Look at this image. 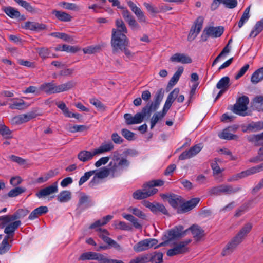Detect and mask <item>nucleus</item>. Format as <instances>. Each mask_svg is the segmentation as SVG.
<instances>
[{
  "instance_id": "f257e3e1",
  "label": "nucleus",
  "mask_w": 263,
  "mask_h": 263,
  "mask_svg": "<svg viewBox=\"0 0 263 263\" xmlns=\"http://www.w3.org/2000/svg\"><path fill=\"white\" fill-rule=\"evenodd\" d=\"M129 44V39L126 35L124 33H120L115 30H111L110 44L114 54L123 52L128 58L133 57L134 53H132L128 48Z\"/></svg>"
},
{
  "instance_id": "f03ea898",
  "label": "nucleus",
  "mask_w": 263,
  "mask_h": 263,
  "mask_svg": "<svg viewBox=\"0 0 263 263\" xmlns=\"http://www.w3.org/2000/svg\"><path fill=\"white\" fill-rule=\"evenodd\" d=\"M200 200L199 198H193L184 202L181 196L171 194L170 199H168V203L172 208L177 209L178 213H185L195 208Z\"/></svg>"
},
{
  "instance_id": "7ed1b4c3",
  "label": "nucleus",
  "mask_w": 263,
  "mask_h": 263,
  "mask_svg": "<svg viewBox=\"0 0 263 263\" xmlns=\"http://www.w3.org/2000/svg\"><path fill=\"white\" fill-rule=\"evenodd\" d=\"M130 162L125 158H120L118 154L114 155L112 160L108 165V170L111 178H115L121 174L124 168H127Z\"/></svg>"
},
{
  "instance_id": "20e7f679",
  "label": "nucleus",
  "mask_w": 263,
  "mask_h": 263,
  "mask_svg": "<svg viewBox=\"0 0 263 263\" xmlns=\"http://www.w3.org/2000/svg\"><path fill=\"white\" fill-rule=\"evenodd\" d=\"M21 224V221H16L4 228V233L6 235L4 237L0 247V254H5L9 250L11 246L9 243L8 240L10 239V241H12L15 231L20 227Z\"/></svg>"
},
{
  "instance_id": "39448f33",
  "label": "nucleus",
  "mask_w": 263,
  "mask_h": 263,
  "mask_svg": "<svg viewBox=\"0 0 263 263\" xmlns=\"http://www.w3.org/2000/svg\"><path fill=\"white\" fill-rule=\"evenodd\" d=\"M187 231L188 230L183 231V227L182 226L179 225L176 226L173 229L164 233L162 238L164 241L157 245L155 247V248L165 246L167 245L170 241L182 237L185 234Z\"/></svg>"
},
{
  "instance_id": "423d86ee",
  "label": "nucleus",
  "mask_w": 263,
  "mask_h": 263,
  "mask_svg": "<svg viewBox=\"0 0 263 263\" xmlns=\"http://www.w3.org/2000/svg\"><path fill=\"white\" fill-rule=\"evenodd\" d=\"M28 213L29 211L27 209H20L12 215H5L0 216V228H5L12 222L20 221L18 219L24 218Z\"/></svg>"
},
{
  "instance_id": "0eeeda50",
  "label": "nucleus",
  "mask_w": 263,
  "mask_h": 263,
  "mask_svg": "<svg viewBox=\"0 0 263 263\" xmlns=\"http://www.w3.org/2000/svg\"><path fill=\"white\" fill-rule=\"evenodd\" d=\"M241 188L237 187L233 188L230 184H220L218 186H214L209 190V193L211 195L219 196L222 194L231 195L234 194L240 191Z\"/></svg>"
},
{
  "instance_id": "6e6552de",
  "label": "nucleus",
  "mask_w": 263,
  "mask_h": 263,
  "mask_svg": "<svg viewBox=\"0 0 263 263\" xmlns=\"http://www.w3.org/2000/svg\"><path fill=\"white\" fill-rule=\"evenodd\" d=\"M248 140L252 143H253L254 145L256 146L261 145V147L258 151V156L251 158L250 160L251 162H257L259 161L263 160V133L257 135H250L247 137Z\"/></svg>"
},
{
  "instance_id": "1a4fd4ad",
  "label": "nucleus",
  "mask_w": 263,
  "mask_h": 263,
  "mask_svg": "<svg viewBox=\"0 0 263 263\" xmlns=\"http://www.w3.org/2000/svg\"><path fill=\"white\" fill-rule=\"evenodd\" d=\"M249 99L246 96H243L238 99L234 104L232 111L234 113L242 116H246L247 114L246 112L249 104Z\"/></svg>"
},
{
  "instance_id": "9d476101",
  "label": "nucleus",
  "mask_w": 263,
  "mask_h": 263,
  "mask_svg": "<svg viewBox=\"0 0 263 263\" xmlns=\"http://www.w3.org/2000/svg\"><path fill=\"white\" fill-rule=\"evenodd\" d=\"M223 31L224 28L222 26L206 27L201 35V39L203 41H206L210 36L213 38L219 37Z\"/></svg>"
},
{
  "instance_id": "9b49d317",
  "label": "nucleus",
  "mask_w": 263,
  "mask_h": 263,
  "mask_svg": "<svg viewBox=\"0 0 263 263\" xmlns=\"http://www.w3.org/2000/svg\"><path fill=\"white\" fill-rule=\"evenodd\" d=\"M191 241V239H188L179 242L178 243L176 244L173 248L170 249L167 251V255L168 256H173L185 253L187 251V245Z\"/></svg>"
},
{
  "instance_id": "f8f14e48",
  "label": "nucleus",
  "mask_w": 263,
  "mask_h": 263,
  "mask_svg": "<svg viewBox=\"0 0 263 263\" xmlns=\"http://www.w3.org/2000/svg\"><path fill=\"white\" fill-rule=\"evenodd\" d=\"M158 242L156 239H145L138 242L134 246L133 249L135 252H140L152 248L157 245Z\"/></svg>"
},
{
  "instance_id": "ddd939ff",
  "label": "nucleus",
  "mask_w": 263,
  "mask_h": 263,
  "mask_svg": "<svg viewBox=\"0 0 263 263\" xmlns=\"http://www.w3.org/2000/svg\"><path fill=\"white\" fill-rule=\"evenodd\" d=\"M202 144L199 143L192 147L189 150L182 152L179 156L180 160H183L191 158L198 154L202 149Z\"/></svg>"
},
{
  "instance_id": "4468645a",
  "label": "nucleus",
  "mask_w": 263,
  "mask_h": 263,
  "mask_svg": "<svg viewBox=\"0 0 263 263\" xmlns=\"http://www.w3.org/2000/svg\"><path fill=\"white\" fill-rule=\"evenodd\" d=\"M143 189L137 190L133 194V197L136 200H141L143 199L147 198L150 196L156 194L158 190V189L145 190L144 184L142 186Z\"/></svg>"
},
{
  "instance_id": "2eb2a0df",
  "label": "nucleus",
  "mask_w": 263,
  "mask_h": 263,
  "mask_svg": "<svg viewBox=\"0 0 263 263\" xmlns=\"http://www.w3.org/2000/svg\"><path fill=\"white\" fill-rule=\"evenodd\" d=\"M241 243V242L234 237L223 248L221 253V255L222 256H225L230 255L235 251L237 246Z\"/></svg>"
},
{
  "instance_id": "dca6fc26",
  "label": "nucleus",
  "mask_w": 263,
  "mask_h": 263,
  "mask_svg": "<svg viewBox=\"0 0 263 263\" xmlns=\"http://www.w3.org/2000/svg\"><path fill=\"white\" fill-rule=\"evenodd\" d=\"M145 117L142 112H138L133 116L130 114H125L124 118L127 125H133L141 123Z\"/></svg>"
},
{
  "instance_id": "f3484780",
  "label": "nucleus",
  "mask_w": 263,
  "mask_h": 263,
  "mask_svg": "<svg viewBox=\"0 0 263 263\" xmlns=\"http://www.w3.org/2000/svg\"><path fill=\"white\" fill-rule=\"evenodd\" d=\"M122 16L133 30H140L141 27L130 12L126 9L123 11Z\"/></svg>"
},
{
  "instance_id": "a211bd4d",
  "label": "nucleus",
  "mask_w": 263,
  "mask_h": 263,
  "mask_svg": "<svg viewBox=\"0 0 263 263\" xmlns=\"http://www.w3.org/2000/svg\"><path fill=\"white\" fill-rule=\"evenodd\" d=\"M170 61L181 64H190L192 62L191 58L184 53H176L173 54L170 58Z\"/></svg>"
},
{
  "instance_id": "6ab92c4d",
  "label": "nucleus",
  "mask_w": 263,
  "mask_h": 263,
  "mask_svg": "<svg viewBox=\"0 0 263 263\" xmlns=\"http://www.w3.org/2000/svg\"><path fill=\"white\" fill-rule=\"evenodd\" d=\"M127 4L131 10L136 15L139 22L146 23V17L140 8L137 7L132 1H127Z\"/></svg>"
},
{
  "instance_id": "aec40b11",
  "label": "nucleus",
  "mask_w": 263,
  "mask_h": 263,
  "mask_svg": "<svg viewBox=\"0 0 263 263\" xmlns=\"http://www.w3.org/2000/svg\"><path fill=\"white\" fill-rule=\"evenodd\" d=\"M58 191V183L55 182L51 185L40 190L35 195L39 198H41L53 193H57Z\"/></svg>"
},
{
  "instance_id": "412c9836",
  "label": "nucleus",
  "mask_w": 263,
  "mask_h": 263,
  "mask_svg": "<svg viewBox=\"0 0 263 263\" xmlns=\"http://www.w3.org/2000/svg\"><path fill=\"white\" fill-rule=\"evenodd\" d=\"M204 18L202 16H199L195 21L194 25L192 27L189 36L194 35V38L200 32L203 23Z\"/></svg>"
},
{
  "instance_id": "4be33fe9",
  "label": "nucleus",
  "mask_w": 263,
  "mask_h": 263,
  "mask_svg": "<svg viewBox=\"0 0 263 263\" xmlns=\"http://www.w3.org/2000/svg\"><path fill=\"white\" fill-rule=\"evenodd\" d=\"M252 227V224L251 223L249 222L245 224L234 237L240 242H242L245 238L251 231Z\"/></svg>"
},
{
  "instance_id": "5701e85b",
  "label": "nucleus",
  "mask_w": 263,
  "mask_h": 263,
  "mask_svg": "<svg viewBox=\"0 0 263 263\" xmlns=\"http://www.w3.org/2000/svg\"><path fill=\"white\" fill-rule=\"evenodd\" d=\"M81 196L79 198L78 203L77 204V208L85 209L87 208L92 205L91 202V197L86 194L82 193Z\"/></svg>"
},
{
  "instance_id": "b1692460",
  "label": "nucleus",
  "mask_w": 263,
  "mask_h": 263,
  "mask_svg": "<svg viewBox=\"0 0 263 263\" xmlns=\"http://www.w3.org/2000/svg\"><path fill=\"white\" fill-rule=\"evenodd\" d=\"M97 155L96 151L94 149L92 152L83 150L80 151L78 154V158L82 162H85L92 159V158Z\"/></svg>"
},
{
  "instance_id": "393cba45",
  "label": "nucleus",
  "mask_w": 263,
  "mask_h": 263,
  "mask_svg": "<svg viewBox=\"0 0 263 263\" xmlns=\"http://www.w3.org/2000/svg\"><path fill=\"white\" fill-rule=\"evenodd\" d=\"M24 28L32 31H39L46 29L47 26L44 24L28 21L25 22Z\"/></svg>"
},
{
  "instance_id": "a878e982",
  "label": "nucleus",
  "mask_w": 263,
  "mask_h": 263,
  "mask_svg": "<svg viewBox=\"0 0 263 263\" xmlns=\"http://www.w3.org/2000/svg\"><path fill=\"white\" fill-rule=\"evenodd\" d=\"M159 104H157V102L155 101L148 103L142 108V112L145 117L149 118L152 112L156 111L159 108Z\"/></svg>"
},
{
  "instance_id": "bb28decb",
  "label": "nucleus",
  "mask_w": 263,
  "mask_h": 263,
  "mask_svg": "<svg viewBox=\"0 0 263 263\" xmlns=\"http://www.w3.org/2000/svg\"><path fill=\"white\" fill-rule=\"evenodd\" d=\"M48 212V208L46 206H41L35 209L31 212L29 216V219L34 220L39 216L46 214Z\"/></svg>"
},
{
  "instance_id": "cd10ccee",
  "label": "nucleus",
  "mask_w": 263,
  "mask_h": 263,
  "mask_svg": "<svg viewBox=\"0 0 263 263\" xmlns=\"http://www.w3.org/2000/svg\"><path fill=\"white\" fill-rule=\"evenodd\" d=\"M56 18L61 22H70L72 20V16L67 13L63 11L54 10L52 12Z\"/></svg>"
},
{
  "instance_id": "c85d7f7f",
  "label": "nucleus",
  "mask_w": 263,
  "mask_h": 263,
  "mask_svg": "<svg viewBox=\"0 0 263 263\" xmlns=\"http://www.w3.org/2000/svg\"><path fill=\"white\" fill-rule=\"evenodd\" d=\"M194 238L196 241L200 240L204 236V231L202 229L196 225H193L190 228Z\"/></svg>"
},
{
  "instance_id": "c756f323",
  "label": "nucleus",
  "mask_w": 263,
  "mask_h": 263,
  "mask_svg": "<svg viewBox=\"0 0 263 263\" xmlns=\"http://www.w3.org/2000/svg\"><path fill=\"white\" fill-rule=\"evenodd\" d=\"M114 145L111 141L102 143L98 148L95 149L97 154H103L113 150Z\"/></svg>"
},
{
  "instance_id": "7c9ffc66",
  "label": "nucleus",
  "mask_w": 263,
  "mask_h": 263,
  "mask_svg": "<svg viewBox=\"0 0 263 263\" xmlns=\"http://www.w3.org/2000/svg\"><path fill=\"white\" fill-rule=\"evenodd\" d=\"M41 88L49 94L59 93L58 86L52 82L43 84L41 86Z\"/></svg>"
},
{
  "instance_id": "2f4dec72",
  "label": "nucleus",
  "mask_w": 263,
  "mask_h": 263,
  "mask_svg": "<svg viewBox=\"0 0 263 263\" xmlns=\"http://www.w3.org/2000/svg\"><path fill=\"white\" fill-rule=\"evenodd\" d=\"M263 80V67L255 70L252 74L251 82L256 84Z\"/></svg>"
},
{
  "instance_id": "473e14b6",
  "label": "nucleus",
  "mask_w": 263,
  "mask_h": 263,
  "mask_svg": "<svg viewBox=\"0 0 263 263\" xmlns=\"http://www.w3.org/2000/svg\"><path fill=\"white\" fill-rule=\"evenodd\" d=\"M12 101L13 102L9 104V108L11 109H23L28 106L22 99H13Z\"/></svg>"
},
{
  "instance_id": "72a5a7b5",
  "label": "nucleus",
  "mask_w": 263,
  "mask_h": 263,
  "mask_svg": "<svg viewBox=\"0 0 263 263\" xmlns=\"http://www.w3.org/2000/svg\"><path fill=\"white\" fill-rule=\"evenodd\" d=\"M164 183V181L161 179L153 180L144 183V187L145 190L156 189L155 186H161Z\"/></svg>"
},
{
  "instance_id": "f704fd0d",
  "label": "nucleus",
  "mask_w": 263,
  "mask_h": 263,
  "mask_svg": "<svg viewBox=\"0 0 263 263\" xmlns=\"http://www.w3.org/2000/svg\"><path fill=\"white\" fill-rule=\"evenodd\" d=\"M260 170L258 165L252 167L246 171H242L239 173H238V176L240 179L243 178L249 175L255 174L256 173L260 172Z\"/></svg>"
},
{
  "instance_id": "c9c22d12",
  "label": "nucleus",
  "mask_w": 263,
  "mask_h": 263,
  "mask_svg": "<svg viewBox=\"0 0 263 263\" xmlns=\"http://www.w3.org/2000/svg\"><path fill=\"white\" fill-rule=\"evenodd\" d=\"M263 129V122L258 121L256 122H252L249 124L247 126L246 131L250 132H256Z\"/></svg>"
},
{
  "instance_id": "e433bc0d",
  "label": "nucleus",
  "mask_w": 263,
  "mask_h": 263,
  "mask_svg": "<svg viewBox=\"0 0 263 263\" xmlns=\"http://www.w3.org/2000/svg\"><path fill=\"white\" fill-rule=\"evenodd\" d=\"M230 127L223 129L221 133L218 134V136L220 139L226 140H236L238 137L236 135H234L230 133Z\"/></svg>"
},
{
  "instance_id": "4c0bfd02",
  "label": "nucleus",
  "mask_w": 263,
  "mask_h": 263,
  "mask_svg": "<svg viewBox=\"0 0 263 263\" xmlns=\"http://www.w3.org/2000/svg\"><path fill=\"white\" fill-rule=\"evenodd\" d=\"M71 198V193L69 191L65 190L61 192L57 196L58 200L61 203L67 202Z\"/></svg>"
},
{
  "instance_id": "58836bf2",
  "label": "nucleus",
  "mask_w": 263,
  "mask_h": 263,
  "mask_svg": "<svg viewBox=\"0 0 263 263\" xmlns=\"http://www.w3.org/2000/svg\"><path fill=\"white\" fill-rule=\"evenodd\" d=\"M116 28H112V30H115L120 33H124L125 35L128 32V30L125 23L121 19H117L115 22Z\"/></svg>"
},
{
  "instance_id": "ea45409f",
  "label": "nucleus",
  "mask_w": 263,
  "mask_h": 263,
  "mask_svg": "<svg viewBox=\"0 0 263 263\" xmlns=\"http://www.w3.org/2000/svg\"><path fill=\"white\" fill-rule=\"evenodd\" d=\"M263 30V20L258 21L249 34V37H255Z\"/></svg>"
},
{
  "instance_id": "a19ab883",
  "label": "nucleus",
  "mask_w": 263,
  "mask_h": 263,
  "mask_svg": "<svg viewBox=\"0 0 263 263\" xmlns=\"http://www.w3.org/2000/svg\"><path fill=\"white\" fill-rule=\"evenodd\" d=\"M5 13L11 18H18L20 16V12L15 8L9 6L4 8Z\"/></svg>"
},
{
  "instance_id": "79ce46f5",
  "label": "nucleus",
  "mask_w": 263,
  "mask_h": 263,
  "mask_svg": "<svg viewBox=\"0 0 263 263\" xmlns=\"http://www.w3.org/2000/svg\"><path fill=\"white\" fill-rule=\"evenodd\" d=\"M26 191V189L22 187H16L14 189L11 190L7 195L3 196L4 198L9 197H16L20 194L24 193Z\"/></svg>"
},
{
  "instance_id": "37998d69",
  "label": "nucleus",
  "mask_w": 263,
  "mask_h": 263,
  "mask_svg": "<svg viewBox=\"0 0 263 263\" xmlns=\"http://www.w3.org/2000/svg\"><path fill=\"white\" fill-rule=\"evenodd\" d=\"M230 80L229 77H224L218 82L216 84V87L219 89L227 90L230 85Z\"/></svg>"
},
{
  "instance_id": "c03bdc74",
  "label": "nucleus",
  "mask_w": 263,
  "mask_h": 263,
  "mask_svg": "<svg viewBox=\"0 0 263 263\" xmlns=\"http://www.w3.org/2000/svg\"><path fill=\"white\" fill-rule=\"evenodd\" d=\"M152 212L154 213H157L161 212L164 215H169L168 212L165 207V206L161 203L158 202H154L153 208L152 209Z\"/></svg>"
},
{
  "instance_id": "a18cd8bd",
  "label": "nucleus",
  "mask_w": 263,
  "mask_h": 263,
  "mask_svg": "<svg viewBox=\"0 0 263 263\" xmlns=\"http://www.w3.org/2000/svg\"><path fill=\"white\" fill-rule=\"evenodd\" d=\"M221 162L220 160L217 158H215L211 162V166L213 171V175H217L224 171L223 168H220L218 162Z\"/></svg>"
},
{
  "instance_id": "49530a36",
  "label": "nucleus",
  "mask_w": 263,
  "mask_h": 263,
  "mask_svg": "<svg viewBox=\"0 0 263 263\" xmlns=\"http://www.w3.org/2000/svg\"><path fill=\"white\" fill-rule=\"evenodd\" d=\"M184 68L182 66L178 67L177 70L174 74L169 81L168 84L171 86L174 85L179 80L180 77L183 72Z\"/></svg>"
},
{
  "instance_id": "de8ad7c7",
  "label": "nucleus",
  "mask_w": 263,
  "mask_h": 263,
  "mask_svg": "<svg viewBox=\"0 0 263 263\" xmlns=\"http://www.w3.org/2000/svg\"><path fill=\"white\" fill-rule=\"evenodd\" d=\"M122 215L124 218L132 222L135 228L138 229L142 228V226L138 222V219L132 215L123 213Z\"/></svg>"
},
{
  "instance_id": "09e8293b",
  "label": "nucleus",
  "mask_w": 263,
  "mask_h": 263,
  "mask_svg": "<svg viewBox=\"0 0 263 263\" xmlns=\"http://www.w3.org/2000/svg\"><path fill=\"white\" fill-rule=\"evenodd\" d=\"M148 259L151 263H162L163 254L161 252H156L153 255L148 254Z\"/></svg>"
},
{
  "instance_id": "8fccbe9b",
  "label": "nucleus",
  "mask_w": 263,
  "mask_h": 263,
  "mask_svg": "<svg viewBox=\"0 0 263 263\" xmlns=\"http://www.w3.org/2000/svg\"><path fill=\"white\" fill-rule=\"evenodd\" d=\"M76 85V83L73 81H69L65 83L62 84L58 86L59 93L63 91H67Z\"/></svg>"
},
{
  "instance_id": "3c124183",
  "label": "nucleus",
  "mask_w": 263,
  "mask_h": 263,
  "mask_svg": "<svg viewBox=\"0 0 263 263\" xmlns=\"http://www.w3.org/2000/svg\"><path fill=\"white\" fill-rule=\"evenodd\" d=\"M98 231L100 232V234L99 235V237L105 242L109 245L112 239L108 236L109 235L108 232L106 229H102L101 228H99Z\"/></svg>"
},
{
  "instance_id": "603ef678",
  "label": "nucleus",
  "mask_w": 263,
  "mask_h": 263,
  "mask_svg": "<svg viewBox=\"0 0 263 263\" xmlns=\"http://www.w3.org/2000/svg\"><path fill=\"white\" fill-rule=\"evenodd\" d=\"M59 5L65 9L70 10L79 11L80 9L79 7L74 3H70L63 1L60 2Z\"/></svg>"
},
{
  "instance_id": "864d4df0",
  "label": "nucleus",
  "mask_w": 263,
  "mask_h": 263,
  "mask_svg": "<svg viewBox=\"0 0 263 263\" xmlns=\"http://www.w3.org/2000/svg\"><path fill=\"white\" fill-rule=\"evenodd\" d=\"M254 106L258 111H263V96H257L253 100Z\"/></svg>"
},
{
  "instance_id": "5fc2aeb1",
  "label": "nucleus",
  "mask_w": 263,
  "mask_h": 263,
  "mask_svg": "<svg viewBox=\"0 0 263 263\" xmlns=\"http://www.w3.org/2000/svg\"><path fill=\"white\" fill-rule=\"evenodd\" d=\"M20 6L23 7L27 11L30 12H35L34 8L30 5V4L24 0H14Z\"/></svg>"
},
{
  "instance_id": "6e6d98bb",
  "label": "nucleus",
  "mask_w": 263,
  "mask_h": 263,
  "mask_svg": "<svg viewBox=\"0 0 263 263\" xmlns=\"http://www.w3.org/2000/svg\"><path fill=\"white\" fill-rule=\"evenodd\" d=\"M149 262L148 254L141 255L132 259L129 263H148Z\"/></svg>"
},
{
  "instance_id": "4d7b16f0",
  "label": "nucleus",
  "mask_w": 263,
  "mask_h": 263,
  "mask_svg": "<svg viewBox=\"0 0 263 263\" xmlns=\"http://www.w3.org/2000/svg\"><path fill=\"white\" fill-rule=\"evenodd\" d=\"M39 55L43 59L51 57L50 50L46 47H41L36 49Z\"/></svg>"
},
{
  "instance_id": "13d9d810",
  "label": "nucleus",
  "mask_w": 263,
  "mask_h": 263,
  "mask_svg": "<svg viewBox=\"0 0 263 263\" xmlns=\"http://www.w3.org/2000/svg\"><path fill=\"white\" fill-rule=\"evenodd\" d=\"M96 255L97 253L96 252H87L83 253L80 255L79 257V260H96Z\"/></svg>"
},
{
  "instance_id": "bf43d9fd",
  "label": "nucleus",
  "mask_w": 263,
  "mask_h": 263,
  "mask_svg": "<svg viewBox=\"0 0 263 263\" xmlns=\"http://www.w3.org/2000/svg\"><path fill=\"white\" fill-rule=\"evenodd\" d=\"M179 89L178 88H175L172 92H171L166 100V102L172 104L175 100L178 97L179 93Z\"/></svg>"
},
{
  "instance_id": "052dcab7",
  "label": "nucleus",
  "mask_w": 263,
  "mask_h": 263,
  "mask_svg": "<svg viewBox=\"0 0 263 263\" xmlns=\"http://www.w3.org/2000/svg\"><path fill=\"white\" fill-rule=\"evenodd\" d=\"M96 171L97 170H93L85 173L84 175L82 176L79 180V185L81 186L88 181L90 177L94 174Z\"/></svg>"
},
{
  "instance_id": "680f3d73",
  "label": "nucleus",
  "mask_w": 263,
  "mask_h": 263,
  "mask_svg": "<svg viewBox=\"0 0 263 263\" xmlns=\"http://www.w3.org/2000/svg\"><path fill=\"white\" fill-rule=\"evenodd\" d=\"M25 122H27L30 120L36 118L37 116H40V114L36 112V110H32L26 114H22Z\"/></svg>"
},
{
  "instance_id": "e2e57ef3",
  "label": "nucleus",
  "mask_w": 263,
  "mask_h": 263,
  "mask_svg": "<svg viewBox=\"0 0 263 263\" xmlns=\"http://www.w3.org/2000/svg\"><path fill=\"white\" fill-rule=\"evenodd\" d=\"M89 102L99 110L103 111L105 109V107L104 104L96 98H93L90 99Z\"/></svg>"
},
{
  "instance_id": "0e129e2a",
  "label": "nucleus",
  "mask_w": 263,
  "mask_h": 263,
  "mask_svg": "<svg viewBox=\"0 0 263 263\" xmlns=\"http://www.w3.org/2000/svg\"><path fill=\"white\" fill-rule=\"evenodd\" d=\"M128 210L134 215L142 219H145L146 218L145 214L141 210L137 208L130 207Z\"/></svg>"
},
{
  "instance_id": "69168bd1",
  "label": "nucleus",
  "mask_w": 263,
  "mask_h": 263,
  "mask_svg": "<svg viewBox=\"0 0 263 263\" xmlns=\"http://www.w3.org/2000/svg\"><path fill=\"white\" fill-rule=\"evenodd\" d=\"M95 173V175L99 179H103L110 176L108 170L106 167L102 168L101 170Z\"/></svg>"
},
{
  "instance_id": "338daca9",
  "label": "nucleus",
  "mask_w": 263,
  "mask_h": 263,
  "mask_svg": "<svg viewBox=\"0 0 263 263\" xmlns=\"http://www.w3.org/2000/svg\"><path fill=\"white\" fill-rule=\"evenodd\" d=\"M162 115L159 112H157L154 114L151 120V128L153 129L156 124L158 123L159 120H161L164 117L161 116Z\"/></svg>"
},
{
  "instance_id": "774afa93",
  "label": "nucleus",
  "mask_w": 263,
  "mask_h": 263,
  "mask_svg": "<svg viewBox=\"0 0 263 263\" xmlns=\"http://www.w3.org/2000/svg\"><path fill=\"white\" fill-rule=\"evenodd\" d=\"M100 49V46L99 45L90 46L83 49V52L85 54H92Z\"/></svg>"
}]
</instances>
